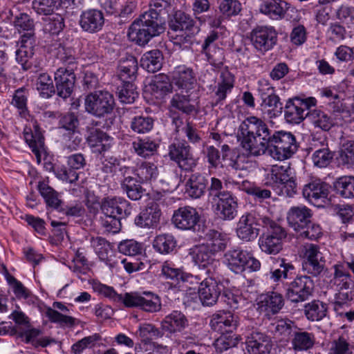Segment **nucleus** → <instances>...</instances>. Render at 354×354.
Instances as JSON below:
<instances>
[{"label":"nucleus","mask_w":354,"mask_h":354,"mask_svg":"<svg viewBox=\"0 0 354 354\" xmlns=\"http://www.w3.org/2000/svg\"><path fill=\"white\" fill-rule=\"evenodd\" d=\"M279 268H272L270 272V278L273 281H279L281 279H288L294 276L295 274V266L282 258L277 260Z\"/></svg>","instance_id":"obj_48"},{"label":"nucleus","mask_w":354,"mask_h":354,"mask_svg":"<svg viewBox=\"0 0 354 354\" xmlns=\"http://www.w3.org/2000/svg\"><path fill=\"white\" fill-rule=\"evenodd\" d=\"M75 80V71L58 68L55 73V92L57 95L63 99L70 97L73 91Z\"/></svg>","instance_id":"obj_24"},{"label":"nucleus","mask_w":354,"mask_h":354,"mask_svg":"<svg viewBox=\"0 0 354 354\" xmlns=\"http://www.w3.org/2000/svg\"><path fill=\"white\" fill-rule=\"evenodd\" d=\"M337 160L343 168L354 169V140H348L343 144Z\"/></svg>","instance_id":"obj_49"},{"label":"nucleus","mask_w":354,"mask_h":354,"mask_svg":"<svg viewBox=\"0 0 354 354\" xmlns=\"http://www.w3.org/2000/svg\"><path fill=\"white\" fill-rule=\"evenodd\" d=\"M37 188L46 205L59 211L63 203L60 194L44 181L39 182Z\"/></svg>","instance_id":"obj_37"},{"label":"nucleus","mask_w":354,"mask_h":354,"mask_svg":"<svg viewBox=\"0 0 354 354\" xmlns=\"http://www.w3.org/2000/svg\"><path fill=\"white\" fill-rule=\"evenodd\" d=\"M328 185L317 178L310 179L302 188L304 197L313 204L324 202L328 197Z\"/></svg>","instance_id":"obj_19"},{"label":"nucleus","mask_w":354,"mask_h":354,"mask_svg":"<svg viewBox=\"0 0 354 354\" xmlns=\"http://www.w3.org/2000/svg\"><path fill=\"white\" fill-rule=\"evenodd\" d=\"M207 241L203 244L215 256L217 253L224 251L228 243L227 236L214 230H209L206 234Z\"/></svg>","instance_id":"obj_38"},{"label":"nucleus","mask_w":354,"mask_h":354,"mask_svg":"<svg viewBox=\"0 0 354 354\" xmlns=\"http://www.w3.org/2000/svg\"><path fill=\"white\" fill-rule=\"evenodd\" d=\"M305 315L308 320L320 321L327 315V304L319 300H314L305 305Z\"/></svg>","instance_id":"obj_50"},{"label":"nucleus","mask_w":354,"mask_h":354,"mask_svg":"<svg viewBox=\"0 0 354 354\" xmlns=\"http://www.w3.org/2000/svg\"><path fill=\"white\" fill-rule=\"evenodd\" d=\"M236 136L241 147L252 156L268 153L275 160H283L290 158L298 149L296 138L291 132L272 130L265 121L256 116L243 120Z\"/></svg>","instance_id":"obj_1"},{"label":"nucleus","mask_w":354,"mask_h":354,"mask_svg":"<svg viewBox=\"0 0 354 354\" xmlns=\"http://www.w3.org/2000/svg\"><path fill=\"white\" fill-rule=\"evenodd\" d=\"M151 95L156 99H162L171 92L172 86L169 77L163 73L154 76L149 84Z\"/></svg>","instance_id":"obj_36"},{"label":"nucleus","mask_w":354,"mask_h":354,"mask_svg":"<svg viewBox=\"0 0 354 354\" xmlns=\"http://www.w3.org/2000/svg\"><path fill=\"white\" fill-rule=\"evenodd\" d=\"M57 58L65 67L59 68L66 69L68 71H75L78 68V62L75 56L74 49L71 47L59 45L57 48Z\"/></svg>","instance_id":"obj_41"},{"label":"nucleus","mask_w":354,"mask_h":354,"mask_svg":"<svg viewBox=\"0 0 354 354\" xmlns=\"http://www.w3.org/2000/svg\"><path fill=\"white\" fill-rule=\"evenodd\" d=\"M168 156L183 171H191L197 165L191 147L185 140H174L168 147Z\"/></svg>","instance_id":"obj_9"},{"label":"nucleus","mask_w":354,"mask_h":354,"mask_svg":"<svg viewBox=\"0 0 354 354\" xmlns=\"http://www.w3.org/2000/svg\"><path fill=\"white\" fill-rule=\"evenodd\" d=\"M291 344L295 351H307L314 346L315 335L311 333L303 331L297 328L292 335Z\"/></svg>","instance_id":"obj_40"},{"label":"nucleus","mask_w":354,"mask_h":354,"mask_svg":"<svg viewBox=\"0 0 354 354\" xmlns=\"http://www.w3.org/2000/svg\"><path fill=\"white\" fill-rule=\"evenodd\" d=\"M250 40L254 48L264 54L277 44L278 32L271 26H257L250 32Z\"/></svg>","instance_id":"obj_10"},{"label":"nucleus","mask_w":354,"mask_h":354,"mask_svg":"<svg viewBox=\"0 0 354 354\" xmlns=\"http://www.w3.org/2000/svg\"><path fill=\"white\" fill-rule=\"evenodd\" d=\"M165 30V23L162 18L153 17L145 12L130 25L127 35L129 40L140 46H144Z\"/></svg>","instance_id":"obj_3"},{"label":"nucleus","mask_w":354,"mask_h":354,"mask_svg":"<svg viewBox=\"0 0 354 354\" xmlns=\"http://www.w3.org/2000/svg\"><path fill=\"white\" fill-rule=\"evenodd\" d=\"M238 324V316L230 311H220L214 314L209 322L211 328L221 334L232 333Z\"/></svg>","instance_id":"obj_22"},{"label":"nucleus","mask_w":354,"mask_h":354,"mask_svg":"<svg viewBox=\"0 0 354 354\" xmlns=\"http://www.w3.org/2000/svg\"><path fill=\"white\" fill-rule=\"evenodd\" d=\"M208 180L200 173L192 174L185 184V192L193 198H199L207 189Z\"/></svg>","instance_id":"obj_35"},{"label":"nucleus","mask_w":354,"mask_h":354,"mask_svg":"<svg viewBox=\"0 0 354 354\" xmlns=\"http://www.w3.org/2000/svg\"><path fill=\"white\" fill-rule=\"evenodd\" d=\"M295 174L293 168L288 163L272 165L265 177V185L271 187L274 191L291 179Z\"/></svg>","instance_id":"obj_23"},{"label":"nucleus","mask_w":354,"mask_h":354,"mask_svg":"<svg viewBox=\"0 0 354 354\" xmlns=\"http://www.w3.org/2000/svg\"><path fill=\"white\" fill-rule=\"evenodd\" d=\"M160 209L156 203H151L146 207L134 220L135 224L140 227H153L159 223Z\"/></svg>","instance_id":"obj_30"},{"label":"nucleus","mask_w":354,"mask_h":354,"mask_svg":"<svg viewBox=\"0 0 354 354\" xmlns=\"http://www.w3.org/2000/svg\"><path fill=\"white\" fill-rule=\"evenodd\" d=\"M311 149L313 151L311 159L314 166L325 168L330 164L334 153L325 140L315 143Z\"/></svg>","instance_id":"obj_31"},{"label":"nucleus","mask_w":354,"mask_h":354,"mask_svg":"<svg viewBox=\"0 0 354 354\" xmlns=\"http://www.w3.org/2000/svg\"><path fill=\"white\" fill-rule=\"evenodd\" d=\"M221 197L216 199L214 213L221 220L232 221L237 215V198L231 192L223 193Z\"/></svg>","instance_id":"obj_18"},{"label":"nucleus","mask_w":354,"mask_h":354,"mask_svg":"<svg viewBox=\"0 0 354 354\" xmlns=\"http://www.w3.org/2000/svg\"><path fill=\"white\" fill-rule=\"evenodd\" d=\"M221 82H218L217 89L215 91L216 102H221L223 101L227 95L231 92L234 87V77L227 70H225L221 73Z\"/></svg>","instance_id":"obj_45"},{"label":"nucleus","mask_w":354,"mask_h":354,"mask_svg":"<svg viewBox=\"0 0 354 354\" xmlns=\"http://www.w3.org/2000/svg\"><path fill=\"white\" fill-rule=\"evenodd\" d=\"M125 307L139 308L147 313H156L161 309L160 297L151 292H126Z\"/></svg>","instance_id":"obj_12"},{"label":"nucleus","mask_w":354,"mask_h":354,"mask_svg":"<svg viewBox=\"0 0 354 354\" xmlns=\"http://www.w3.org/2000/svg\"><path fill=\"white\" fill-rule=\"evenodd\" d=\"M224 262L227 267L236 274L245 270L257 272L261 268L260 261L252 252L241 248L230 249L224 254Z\"/></svg>","instance_id":"obj_5"},{"label":"nucleus","mask_w":354,"mask_h":354,"mask_svg":"<svg viewBox=\"0 0 354 354\" xmlns=\"http://www.w3.org/2000/svg\"><path fill=\"white\" fill-rule=\"evenodd\" d=\"M189 255L194 265L199 268H207L218 263L215 255L203 244L194 245L189 250Z\"/></svg>","instance_id":"obj_29"},{"label":"nucleus","mask_w":354,"mask_h":354,"mask_svg":"<svg viewBox=\"0 0 354 354\" xmlns=\"http://www.w3.org/2000/svg\"><path fill=\"white\" fill-rule=\"evenodd\" d=\"M176 240L170 234L158 235L153 240V248L161 254H169L176 247Z\"/></svg>","instance_id":"obj_52"},{"label":"nucleus","mask_w":354,"mask_h":354,"mask_svg":"<svg viewBox=\"0 0 354 354\" xmlns=\"http://www.w3.org/2000/svg\"><path fill=\"white\" fill-rule=\"evenodd\" d=\"M200 220L197 210L190 206L179 207L175 210L172 216L173 224L183 230H195Z\"/></svg>","instance_id":"obj_17"},{"label":"nucleus","mask_w":354,"mask_h":354,"mask_svg":"<svg viewBox=\"0 0 354 354\" xmlns=\"http://www.w3.org/2000/svg\"><path fill=\"white\" fill-rule=\"evenodd\" d=\"M62 0H33L32 8L39 15H50L57 8Z\"/></svg>","instance_id":"obj_55"},{"label":"nucleus","mask_w":354,"mask_h":354,"mask_svg":"<svg viewBox=\"0 0 354 354\" xmlns=\"http://www.w3.org/2000/svg\"><path fill=\"white\" fill-rule=\"evenodd\" d=\"M86 142L93 153L101 154L111 148L113 138L100 129H93L86 138Z\"/></svg>","instance_id":"obj_27"},{"label":"nucleus","mask_w":354,"mask_h":354,"mask_svg":"<svg viewBox=\"0 0 354 354\" xmlns=\"http://www.w3.org/2000/svg\"><path fill=\"white\" fill-rule=\"evenodd\" d=\"M316 104L317 100L313 97L289 98L284 106V118L289 124H300L308 119L310 108Z\"/></svg>","instance_id":"obj_7"},{"label":"nucleus","mask_w":354,"mask_h":354,"mask_svg":"<svg viewBox=\"0 0 354 354\" xmlns=\"http://www.w3.org/2000/svg\"><path fill=\"white\" fill-rule=\"evenodd\" d=\"M218 9L223 17L230 18L238 15L241 11L242 7L238 0H221Z\"/></svg>","instance_id":"obj_62"},{"label":"nucleus","mask_w":354,"mask_h":354,"mask_svg":"<svg viewBox=\"0 0 354 354\" xmlns=\"http://www.w3.org/2000/svg\"><path fill=\"white\" fill-rule=\"evenodd\" d=\"M68 167L64 166H58L54 170L55 176L66 183H74L79 178L77 170L84 169L86 165L85 156L82 153H76L67 157L66 160Z\"/></svg>","instance_id":"obj_14"},{"label":"nucleus","mask_w":354,"mask_h":354,"mask_svg":"<svg viewBox=\"0 0 354 354\" xmlns=\"http://www.w3.org/2000/svg\"><path fill=\"white\" fill-rule=\"evenodd\" d=\"M303 257L302 268L308 274L317 277L325 267V259L317 245L306 243L301 248Z\"/></svg>","instance_id":"obj_11"},{"label":"nucleus","mask_w":354,"mask_h":354,"mask_svg":"<svg viewBox=\"0 0 354 354\" xmlns=\"http://www.w3.org/2000/svg\"><path fill=\"white\" fill-rule=\"evenodd\" d=\"M283 304L281 295L271 292L259 297L257 310L260 314L269 319L271 316L278 313Z\"/></svg>","instance_id":"obj_21"},{"label":"nucleus","mask_w":354,"mask_h":354,"mask_svg":"<svg viewBox=\"0 0 354 354\" xmlns=\"http://www.w3.org/2000/svg\"><path fill=\"white\" fill-rule=\"evenodd\" d=\"M223 284L212 277L204 278L198 288L199 299L203 306H212L216 304L221 295Z\"/></svg>","instance_id":"obj_16"},{"label":"nucleus","mask_w":354,"mask_h":354,"mask_svg":"<svg viewBox=\"0 0 354 354\" xmlns=\"http://www.w3.org/2000/svg\"><path fill=\"white\" fill-rule=\"evenodd\" d=\"M134 175L139 183L155 180L158 176L157 166L149 162H143L135 167Z\"/></svg>","instance_id":"obj_44"},{"label":"nucleus","mask_w":354,"mask_h":354,"mask_svg":"<svg viewBox=\"0 0 354 354\" xmlns=\"http://www.w3.org/2000/svg\"><path fill=\"white\" fill-rule=\"evenodd\" d=\"M118 68V77L122 82H133L137 75L138 61L134 56L127 54L120 59Z\"/></svg>","instance_id":"obj_32"},{"label":"nucleus","mask_w":354,"mask_h":354,"mask_svg":"<svg viewBox=\"0 0 354 354\" xmlns=\"http://www.w3.org/2000/svg\"><path fill=\"white\" fill-rule=\"evenodd\" d=\"M132 176H127L122 181L121 187L127 193V196L133 201L140 199L144 194L145 189Z\"/></svg>","instance_id":"obj_54"},{"label":"nucleus","mask_w":354,"mask_h":354,"mask_svg":"<svg viewBox=\"0 0 354 354\" xmlns=\"http://www.w3.org/2000/svg\"><path fill=\"white\" fill-rule=\"evenodd\" d=\"M13 25L19 33H23L17 41L16 60L24 71H28L32 67L35 54V22L29 15L21 12L14 17Z\"/></svg>","instance_id":"obj_2"},{"label":"nucleus","mask_w":354,"mask_h":354,"mask_svg":"<svg viewBox=\"0 0 354 354\" xmlns=\"http://www.w3.org/2000/svg\"><path fill=\"white\" fill-rule=\"evenodd\" d=\"M313 289L314 282L310 277L299 276L289 283L286 296L291 302H303L312 295Z\"/></svg>","instance_id":"obj_13"},{"label":"nucleus","mask_w":354,"mask_h":354,"mask_svg":"<svg viewBox=\"0 0 354 354\" xmlns=\"http://www.w3.org/2000/svg\"><path fill=\"white\" fill-rule=\"evenodd\" d=\"M28 94V90L26 88L21 87L15 91L11 101V104L17 109L19 116L25 119L29 116L27 106Z\"/></svg>","instance_id":"obj_47"},{"label":"nucleus","mask_w":354,"mask_h":354,"mask_svg":"<svg viewBox=\"0 0 354 354\" xmlns=\"http://www.w3.org/2000/svg\"><path fill=\"white\" fill-rule=\"evenodd\" d=\"M46 315L51 322L57 324L61 326L72 327L76 324L75 318L63 315L51 308L46 310Z\"/></svg>","instance_id":"obj_61"},{"label":"nucleus","mask_w":354,"mask_h":354,"mask_svg":"<svg viewBox=\"0 0 354 354\" xmlns=\"http://www.w3.org/2000/svg\"><path fill=\"white\" fill-rule=\"evenodd\" d=\"M169 28L174 31L186 32L191 34L198 31L194 20L187 14L177 11L174 19L169 23Z\"/></svg>","instance_id":"obj_34"},{"label":"nucleus","mask_w":354,"mask_h":354,"mask_svg":"<svg viewBox=\"0 0 354 354\" xmlns=\"http://www.w3.org/2000/svg\"><path fill=\"white\" fill-rule=\"evenodd\" d=\"M174 0H150L149 9L146 11L153 17L162 18V14H167L171 9Z\"/></svg>","instance_id":"obj_59"},{"label":"nucleus","mask_w":354,"mask_h":354,"mask_svg":"<svg viewBox=\"0 0 354 354\" xmlns=\"http://www.w3.org/2000/svg\"><path fill=\"white\" fill-rule=\"evenodd\" d=\"M35 85L36 89L42 98L48 99L55 93L53 80L50 75L46 73L39 75Z\"/></svg>","instance_id":"obj_51"},{"label":"nucleus","mask_w":354,"mask_h":354,"mask_svg":"<svg viewBox=\"0 0 354 354\" xmlns=\"http://www.w3.org/2000/svg\"><path fill=\"white\" fill-rule=\"evenodd\" d=\"M174 83L179 88H189L194 84L196 79L192 69L185 66H178L172 73Z\"/></svg>","instance_id":"obj_39"},{"label":"nucleus","mask_w":354,"mask_h":354,"mask_svg":"<svg viewBox=\"0 0 354 354\" xmlns=\"http://www.w3.org/2000/svg\"><path fill=\"white\" fill-rule=\"evenodd\" d=\"M221 153L223 160H229V166L232 169L236 170H243L245 169L242 161L244 156L232 151L229 145L226 144L223 145L221 146Z\"/></svg>","instance_id":"obj_58"},{"label":"nucleus","mask_w":354,"mask_h":354,"mask_svg":"<svg viewBox=\"0 0 354 354\" xmlns=\"http://www.w3.org/2000/svg\"><path fill=\"white\" fill-rule=\"evenodd\" d=\"M270 218L256 212L242 215L236 224V233L239 239L245 242L255 240L259 234V227L270 224Z\"/></svg>","instance_id":"obj_6"},{"label":"nucleus","mask_w":354,"mask_h":354,"mask_svg":"<svg viewBox=\"0 0 354 354\" xmlns=\"http://www.w3.org/2000/svg\"><path fill=\"white\" fill-rule=\"evenodd\" d=\"M245 344L250 354H269L272 346L271 338L258 328L248 332Z\"/></svg>","instance_id":"obj_15"},{"label":"nucleus","mask_w":354,"mask_h":354,"mask_svg":"<svg viewBox=\"0 0 354 354\" xmlns=\"http://www.w3.org/2000/svg\"><path fill=\"white\" fill-rule=\"evenodd\" d=\"M120 253L127 256H137L142 254L143 245L133 239H127L121 241L118 245Z\"/></svg>","instance_id":"obj_63"},{"label":"nucleus","mask_w":354,"mask_h":354,"mask_svg":"<svg viewBox=\"0 0 354 354\" xmlns=\"http://www.w3.org/2000/svg\"><path fill=\"white\" fill-rule=\"evenodd\" d=\"M313 216L310 209L305 205L293 206L287 213V221L289 226L298 232L304 230Z\"/></svg>","instance_id":"obj_26"},{"label":"nucleus","mask_w":354,"mask_h":354,"mask_svg":"<svg viewBox=\"0 0 354 354\" xmlns=\"http://www.w3.org/2000/svg\"><path fill=\"white\" fill-rule=\"evenodd\" d=\"M308 120L315 127L328 131L334 125L333 120L320 109L310 110Z\"/></svg>","instance_id":"obj_46"},{"label":"nucleus","mask_w":354,"mask_h":354,"mask_svg":"<svg viewBox=\"0 0 354 354\" xmlns=\"http://www.w3.org/2000/svg\"><path fill=\"white\" fill-rule=\"evenodd\" d=\"M171 104L173 107L187 115L192 113L196 110L195 106L190 102L188 95L175 94L171 99Z\"/></svg>","instance_id":"obj_57"},{"label":"nucleus","mask_w":354,"mask_h":354,"mask_svg":"<svg viewBox=\"0 0 354 354\" xmlns=\"http://www.w3.org/2000/svg\"><path fill=\"white\" fill-rule=\"evenodd\" d=\"M132 147L138 156L147 158L156 151L158 144L149 138L138 139L133 142Z\"/></svg>","instance_id":"obj_53"},{"label":"nucleus","mask_w":354,"mask_h":354,"mask_svg":"<svg viewBox=\"0 0 354 354\" xmlns=\"http://www.w3.org/2000/svg\"><path fill=\"white\" fill-rule=\"evenodd\" d=\"M24 136L26 143L32 149V151L35 154L37 158H39L40 151L43 149L44 145V138L41 133L36 131L34 134L30 129H29L28 131L25 129Z\"/></svg>","instance_id":"obj_56"},{"label":"nucleus","mask_w":354,"mask_h":354,"mask_svg":"<svg viewBox=\"0 0 354 354\" xmlns=\"http://www.w3.org/2000/svg\"><path fill=\"white\" fill-rule=\"evenodd\" d=\"M270 224L266 226L267 232L259 239L261 250L268 254H277L283 248V241L287 236L283 227L270 218Z\"/></svg>","instance_id":"obj_8"},{"label":"nucleus","mask_w":354,"mask_h":354,"mask_svg":"<svg viewBox=\"0 0 354 354\" xmlns=\"http://www.w3.org/2000/svg\"><path fill=\"white\" fill-rule=\"evenodd\" d=\"M187 326V319L183 313L178 310L172 311L161 322L162 330L169 333L180 332Z\"/></svg>","instance_id":"obj_33"},{"label":"nucleus","mask_w":354,"mask_h":354,"mask_svg":"<svg viewBox=\"0 0 354 354\" xmlns=\"http://www.w3.org/2000/svg\"><path fill=\"white\" fill-rule=\"evenodd\" d=\"M162 54L159 50H152L145 53L141 59V66L149 73H155L162 67Z\"/></svg>","instance_id":"obj_43"},{"label":"nucleus","mask_w":354,"mask_h":354,"mask_svg":"<svg viewBox=\"0 0 354 354\" xmlns=\"http://www.w3.org/2000/svg\"><path fill=\"white\" fill-rule=\"evenodd\" d=\"M333 187L338 196L344 198H354V176H341L333 182Z\"/></svg>","instance_id":"obj_42"},{"label":"nucleus","mask_w":354,"mask_h":354,"mask_svg":"<svg viewBox=\"0 0 354 354\" xmlns=\"http://www.w3.org/2000/svg\"><path fill=\"white\" fill-rule=\"evenodd\" d=\"M290 4L283 0H261L259 11L272 20L285 17Z\"/></svg>","instance_id":"obj_28"},{"label":"nucleus","mask_w":354,"mask_h":354,"mask_svg":"<svg viewBox=\"0 0 354 354\" xmlns=\"http://www.w3.org/2000/svg\"><path fill=\"white\" fill-rule=\"evenodd\" d=\"M206 57L207 61L215 68H221L225 62L224 50L220 47H216L201 51Z\"/></svg>","instance_id":"obj_60"},{"label":"nucleus","mask_w":354,"mask_h":354,"mask_svg":"<svg viewBox=\"0 0 354 354\" xmlns=\"http://www.w3.org/2000/svg\"><path fill=\"white\" fill-rule=\"evenodd\" d=\"M79 24L82 30L95 33L100 31L104 24L103 12L97 9H88L82 12Z\"/></svg>","instance_id":"obj_25"},{"label":"nucleus","mask_w":354,"mask_h":354,"mask_svg":"<svg viewBox=\"0 0 354 354\" xmlns=\"http://www.w3.org/2000/svg\"><path fill=\"white\" fill-rule=\"evenodd\" d=\"M115 106L114 97L107 91L91 92L84 98L86 112L99 119L112 114Z\"/></svg>","instance_id":"obj_4"},{"label":"nucleus","mask_w":354,"mask_h":354,"mask_svg":"<svg viewBox=\"0 0 354 354\" xmlns=\"http://www.w3.org/2000/svg\"><path fill=\"white\" fill-rule=\"evenodd\" d=\"M64 19L59 14L53 15L45 20L44 31L52 35L59 34L64 28Z\"/></svg>","instance_id":"obj_64"},{"label":"nucleus","mask_w":354,"mask_h":354,"mask_svg":"<svg viewBox=\"0 0 354 354\" xmlns=\"http://www.w3.org/2000/svg\"><path fill=\"white\" fill-rule=\"evenodd\" d=\"M101 209L104 216L126 218L131 214L130 203L122 197L104 198L101 204Z\"/></svg>","instance_id":"obj_20"}]
</instances>
